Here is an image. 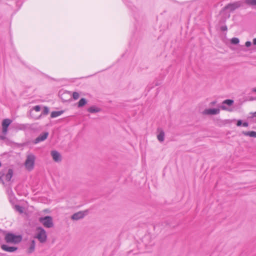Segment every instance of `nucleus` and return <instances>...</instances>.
Listing matches in <instances>:
<instances>
[{
	"mask_svg": "<svg viewBox=\"0 0 256 256\" xmlns=\"http://www.w3.org/2000/svg\"><path fill=\"white\" fill-rule=\"evenodd\" d=\"M14 176V170L12 168H8V172L6 174V180L8 182H10Z\"/></svg>",
	"mask_w": 256,
	"mask_h": 256,
	"instance_id": "13",
	"label": "nucleus"
},
{
	"mask_svg": "<svg viewBox=\"0 0 256 256\" xmlns=\"http://www.w3.org/2000/svg\"><path fill=\"white\" fill-rule=\"evenodd\" d=\"M102 110V109L95 106H92L87 109V111L90 113L94 114L100 112Z\"/></svg>",
	"mask_w": 256,
	"mask_h": 256,
	"instance_id": "12",
	"label": "nucleus"
},
{
	"mask_svg": "<svg viewBox=\"0 0 256 256\" xmlns=\"http://www.w3.org/2000/svg\"><path fill=\"white\" fill-rule=\"evenodd\" d=\"M8 132V128L2 127V134H0V140H5L6 139V136H5Z\"/></svg>",
	"mask_w": 256,
	"mask_h": 256,
	"instance_id": "18",
	"label": "nucleus"
},
{
	"mask_svg": "<svg viewBox=\"0 0 256 256\" xmlns=\"http://www.w3.org/2000/svg\"><path fill=\"white\" fill-rule=\"evenodd\" d=\"M230 14H228V18H230Z\"/></svg>",
	"mask_w": 256,
	"mask_h": 256,
	"instance_id": "42",
	"label": "nucleus"
},
{
	"mask_svg": "<svg viewBox=\"0 0 256 256\" xmlns=\"http://www.w3.org/2000/svg\"><path fill=\"white\" fill-rule=\"evenodd\" d=\"M2 166V163L1 162H0V168Z\"/></svg>",
	"mask_w": 256,
	"mask_h": 256,
	"instance_id": "41",
	"label": "nucleus"
},
{
	"mask_svg": "<svg viewBox=\"0 0 256 256\" xmlns=\"http://www.w3.org/2000/svg\"><path fill=\"white\" fill-rule=\"evenodd\" d=\"M61 98H62V100L63 102H67L68 101L67 100H64L62 98V96H61Z\"/></svg>",
	"mask_w": 256,
	"mask_h": 256,
	"instance_id": "40",
	"label": "nucleus"
},
{
	"mask_svg": "<svg viewBox=\"0 0 256 256\" xmlns=\"http://www.w3.org/2000/svg\"><path fill=\"white\" fill-rule=\"evenodd\" d=\"M244 3L249 6H256V0H245Z\"/></svg>",
	"mask_w": 256,
	"mask_h": 256,
	"instance_id": "23",
	"label": "nucleus"
},
{
	"mask_svg": "<svg viewBox=\"0 0 256 256\" xmlns=\"http://www.w3.org/2000/svg\"><path fill=\"white\" fill-rule=\"evenodd\" d=\"M36 234L34 238L38 240L42 244L46 242L48 236L46 230L42 226H38L36 228Z\"/></svg>",
	"mask_w": 256,
	"mask_h": 256,
	"instance_id": "2",
	"label": "nucleus"
},
{
	"mask_svg": "<svg viewBox=\"0 0 256 256\" xmlns=\"http://www.w3.org/2000/svg\"><path fill=\"white\" fill-rule=\"evenodd\" d=\"M64 112V110H62L60 111H53L51 112L50 114V118H54L57 116H60Z\"/></svg>",
	"mask_w": 256,
	"mask_h": 256,
	"instance_id": "20",
	"label": "nucleus"
},
{
	"mask_svg": "<svg viewBox=\"0 0 256 256\" xmlns=\"http://www.w3.org/2000/svg\"><path fill=\"white\" fill-rule=\"evenodd\" d=\"M157 138H158V140L160 142H163L164 141V132L162 129H160L159 134L157 136Z\"/></svg>",
	"mask_w": 256,
	"mask_h": 256,
	"instance_id": "19",
	"label": "nucleus"
},
{
	"mask_svg": "<svg viewBox=\"0 0 256 256\" xmlns=\"http://www.w3.org/2000/svg\"><path fill=\"white\" fill-rule=\"evenodd\" d=\"M220 112V109L218 108H210L204 110L203 114H204L214 115L219 114Z\"/></svg>",
	"mask_w": 256,
	"mask_h": 256,
	"instance_id": "10",
	"label": "nucleus"
},
{
	"mask_svg": "<svg viewBox=\"0 0 256 256\" xmlns=\"http://www.w3.org/2000/svg\"><path fill=\"white\" fill-rule=\"evenodd\" d=\"M49 112H50L49 108L48 106H45L44 108V110H43L42 112V114L38 116L36 118H34L36 120L40 119L41 118V117L42 115H47L48 114Z\"/></svg>",
	"mask_w": 256,
	"mask_h": 256,
	"instance_id": "17",
	"label": "nucleus"
},
{
	"mask_svg": "<svg viewBox=\"0 0 256 256\" xmlns=\"http://www.w3.org/2000/svg\"><path fill=\"white\" fill-rule=\"evenodd\" d=\"M30 116L32 117V118H34L32 116V110H30Z\"/></svg>",
	"mask_w": 256,
	"mask_h": 256,
	"instance_id": "38",
	"label": "nucleus"
},
{
	"mask_svg": "<svg viewBox=\"0 0 256 256\" xmlns=\"http://www.w3.org/2000/svg\"><path fill=\"white\" fill-rule=\"evenodd\" d=\"M234 104V100L231 99H226L223 101L222 104L220 106V108L224 110L232 111V110L226 107L224 104H226L228 106H232Z\"/></svg>",
	"mask_w": 256,
	"mask_h": 256,
	"instance_id": "6",
	"label": "nucleus"
},
{
	"mask_svg": "<svg viewBox=\"0 0 256 256\" xmlns=\"http://www.w3.org/2000/svg\"><path fill=\"white\" fill-rule=\"evenodd\" d=\"M228 30V28H227V26L226 25L222 26L220 27V30L222 31H226V30Z\"/></svg>",
	"mask_w": 256,
	"mask_h": 256,
	"instance_id": "30",
	"label": "nucleus"
},
{
	"mask_svg": "<svg viewBox=\"0 0 256 256\" xmlns=\"http://www.w3.org/2000/svg\"><path fill=\"white\" fill-rule=\"evenodd\" d=\"M36 156L34 154H31L27 156L24 162V166L28 171L32 170L34 166Z\"/></svg>",
	"mask_w": 256,
	"mask_h": 256,
	"instance_id": "5",
	"label": "nucleus"
},
{
	"mask_svg": "<svg viewBox=\"0 0 256 256\" xmlns=\"http://www.w3.org/2000/svg\"><path fill=\"white\" fill-rule=\"evenodd\" d=\"M1 248L3 250L9 252H13L18 250V247L17 246H9L6 244L1 245Z\"/></svg>",
	"mask_w": 256,
	"mask_h": 256,
	"instance_id": "9",
	"label": "nucleus"
},
{
	"mask_svg": "<svg viewBox=\"0 0 256 256\" xmlns=\"http://www.w3.org/2000/svg\"><path fill=\"white\" fill-rule=\"evenodd\" d=\"M252 92H256V88H253L252 89Z\"/></svg>",
	"mask_w": 256,
	"mask_h": 256,
	"instance_id": "37",
	"label": "nucleus"
},
{
	"mask_svg": "<svg viewBox=\"0 0 256 256\" xmlns=\"http://www.w3.org/2000/svg\"><path fill=\"white\" fill-rule=\"evenodd\" d=\"M252 46V42L250 41H246L245 43V46L247 48H249Z\"/></svg>",
	"mask_w": 256,
	"mask_h": 256,
	"instance_id": "29",
	"label": "nucleus"
},
{
	"mask_svg": "<svg viewBox=\"0 0 256 256\" xmlns=\"http://www.w3.org/2000/svg\"><path fill=\"white\" fill-rule=\"evenodd\" d=\"M14 209L16 210L20 214H22L24 212V207L18 204H16L14 206Z\"/></svg>",
	"mask_w": 256,
	"mask_h": 256,
	"instance_id": "22",
	"label": "nucleus"
},
{
	"mask_svg": "<svg viewBox=\"0 0 256 256\" xmlns=\"http://www.w3.org/2000/svg\"><path fill=\"white\" fill-rule=\"evenodd\" d=\"M41 110V107L40 105H36L32 108V110H34L36 112H40Z\"/></svg>",
	"mask_w": 256,
	"mask_h": 256,
	"instance_id": "27",
	"label": "nucleus"
},
{
	"mask_svg": "<svg viewBox=\"0 0 256 256\" xmlns=\"http://www.w3.org/2000/svg\"><path fill=\"white\" fill-rule=\"evenodd\" d=\"M242 120H237V122H236V126H242Z\"/></svg>",
	"mask_w": 256,
	"mask_h": 256,
	"instance_id": "28",
	"label": "nucleus"
},
{
	"mask_svg": "<svg viewBox=\"0 0 256 256\" xmlns=\"http://www.w3.org/2000/svg\"><path fill=\"white\" fill-rule=\"evenodd\" d=\"M240 42V40L238 38H232L230 40V43L232 44L236 45L238 44Z\"/></svg>",
	"mask_w": 256,
	"mask_h": 256,
	"instance_id": "24",
	"label": "nucleus"
},
{
	"mask_svg": "<svg viewBox=\"0 0 256 256\" xmlns=\"http://www.w3.org/2000/svg\"><path fill=\"white\" fill-rule=\"evenodd\" d=\"M0 182L4 185L5 184V182L3 179L2 178V177L0 176Z\"/></svg>",
	"mask_w": 256,
	"mask_h": 256,
	"instance_id": "34",
	"label": "nucleus"
},
{
	"mask_svg": "<svg viewBox=\"0 0 256 256\" xmlns=\"http://www.w3.org/2000/svg\"><path fill=\"white\" fill-rule=\"evenodd\" d=\"M216 100H214V101H213L212 102H210V104L212 106H214V105L216 104Z\"/></svg>",
	"mask_w": 256,
	"mask_h": 256,
	"instance_id": "36",
	"label": "nucleus"
},
{
	"mask_svg": "<svg viewBox=\"0 0 256 256\" xmlns=\"http://www.w3.org/2000/svg\"><path fill=\"white\" fill-rule=\"evenodd\" d=\"M36 242L34 240H31L30 247L27 250L28 254H32L35 250Z\"/></svg>",
	"mask_w": 256,
	"mask_h": 256,
	"instance_id": "15",
	"label": "nucleus"
},
{
	"mask_svg": "<svg viewBox=\"0 0 256 256\" xmlns=\"http://www.w3.org/2000/svg\"><path fill=\"white\" fill-rule=\"evenodd\" d=\"M12 122V120L10 118L4 119L2 123V127L8 128L10 126Z\"/></svg>",
	"mask_w": 256,
	"mask_h": 256,
	"instance_id": "16",
	"label": "nucleus"
},
{
	"mask_svg": "<svg viewBox=\"0 0 256 256\" xmlns=\"http://www.w3.org/2000/svg\"><path fill=\"white\" fill-rule=\"evenodd\" d=\"M250 114H252V116L248 117V119H253L254 117H256V111L254 112H251ZM253 122H256V120H254Z\"/></svg>",
	"mask_w": 256,
	"mask_h": 256,
	"instance_id": "26",
	"label": "nucleus"
},
{
	"mask_svg": "<svg viewBox=\"0 0 256 256\" xmlns=\"http://www.w3.org/2000/svg\"><path fill=\"white\" fill-rule=\"evenodd\" d=\"M242 134L246 136H249L252 138H256V132L255 131H248L244 132L243 131Z\"/></svg>",
	"mask_w": 256,
	"mask_h": 256,
	"instance_id": "21",
	"label": "nucleus"
},
{
	"mask_svg": "<svg viewBox=\"0 0 256 256\" xmlns=\"http://www.w3.org/2000/svg\"><path fill=\"white\" fill-rule=\"evenodd\" d=\"M38 221L44 226L46 228H52L54 226L53 222V218L52 216H46L39 218Z\"/></svg>",
	"mask_w": 256,
	"mask_h": 256,
	"instance_id": "3",
	"label": "nucleus"
},
{
	"mask_svg": "<svg viewBox=\"0 0 256 256\" xmlns=\"http://www.w3.org/2000/svg\"><path fill=\"white\" fill-rule=\"evenodd\" d=\"M242 126L248 127V122H242Z\"/></svg>",
	"mask_w": 256,
	"mask_h": 256,
	"instance_id": "32",
	"label": "nucleus"
},
{
	"mask_svg": "<svg viewBox=\"0 0 256 256\" xmlns=\"http://www.w3.org/2000/svg\"><path fill=\"white\" fill-rule=\"evenodd\" d=\"M88 213V210L80 211L73 214L71 218L73 220H78L82 218Z\"/></svg>",
	"mask_w": 256,
	"mask_h": 256,
	"instance_id": "8",
	"label": "nucleus"
},
{
	"mask_svg": "<svg viewBox=\"0 0 256 256\" xmlns=\"http://www.w3.org/2000/svg\"><path fill=\"white\" fill-rule=\"evenodd\" d=\"M51 155L54 160L56 162H60L62 161V156L59 152L54 150L51 152Z\"/></svg>",
	"mask_w": 256,
	"mask_h": 256,
	"instance_id": "11",
	"label": "nucleus"
},
{
	"mask_svg": "<svg viewBox=\"0 0 256 256\" xmlns=\"http://www.w3.org/2000/svg\"><path fill=\"white\" fill-rule=\"evenodd\" d=\"M22 236L20 234L16 235L12 232H7L4 237L6 243L18 244L22 242Z\"/></svg>",
	"mask_w": 256,
	"mask_h": 256,
	"instance_id": "1",
	"label": "nucleus"
},
{
	"mask_svg": "<svg viewBox=\"0 0 256 256\" xmlns=\"http://www.w3.org/2000/svg\"><path fill=\"white\" fill-rule=\"evenodd\" d=\"M5 175V172L4 170H2L0 172V176L3 177Z\"/></svg>",
	"mask_w": 256,
	"mask_h": 256,
	"instance_id": "33",
	"label": "nucleus"
},
{
	"mask_svg": "<svg viewBox=\"0 0 256 256\" xmlns=\"http://www.w3.org/2000/svg\"><path fill=\"white\" fill-rule=\"evenodd\" d=\"M225 20H220V23L224 22H225Z\"/></svg>",
	"mask_w": 256,
	"mask_h": 256,
	"instance_id": "39",
	"label": "nucleus"
},
{
	"mask_svg": "<svg viewBox=\"0 0 256 256\" xmlns=\"http://www.w3.org/2000/svg\"><path fill=\"white\" fill-rule=\"evenodd\" d=\"M244 2L242 1H237L232 3H229L224 6L220 10V14L226 11L227 10H230V12H232L242 6Z\"/></svg>",
	"mask_w": 256,
	"mask_h": 256,
	"instance_id": "4",
	"label": "nucleus"
},
{
	"mask_svg": "<svg viewBox=\"0 0 256 256\" xmlns=\"http://www.w3.org/2000/svg\"><path fill=\"white\" fill-rule=\"evenodd\" d=\"M253 44L256 46V38L253 39Z\"/></svg>",
	"mask_w": 256,
	"mask_h": 256,
	"instance_id": "35",
	"label": "nucleus"
},
{
	"mask_svg": "<svg viewBox=\"0 0 256 256\" xmlns=\"http://www.w3.org/2000/svg\"><path fill=\"white\" fill-rule=\"evenodd\" d=\"M88 103V100L86 98H81L78 102L76 104L78 108H81L84 106Z\"/></svg>",
	"mask_w": 256,
	"mask_h": 256,
	"instance_id": "14",
	"label": "nucleus"
},
{
	"mask_svg": "<svg viewBox=\"0 0 256 256\" xmlns=\"http://www.w3.org/2000/svg\"><path fill=\"white\" fill-rule=\"evenodd\" d=\"M26 128V124H20V126L19 128L20 130H25Z\"/></svg>",
	"mask_w": 256,
	"mask_h": 256,
	"instance_id": "31",
	"label": "nucleus"
},
{
	"mask_svg": "<svg viewBox=\"0 0 256 256\" xmlns=\"http://www.w3.org/2000/svg\"><path fill=\"white\" fill-rule=\"evenodd\" d=\"M79 96H80V94L78 92H74L72 93V98L74 100L78 99Z\"/></svg>",
	"mask_w": 256,
	"mask_h": 256,
	"instance_id": "25",
	"label": "nucleus"
},
{
	"mask_svg": "<svg viewBox=\"0 0 256 256\" xmlns=\"http://www.w3.org/2000/svg\"><path fill=\"white\" fill-rule=\"evenodd\" d=\"M49 134L48 132H45L40 134L34 141L33 143L36 144L41 142L45 140L48 137Z\"/></svg>",
	"mask_w": 256,
	"mask_h": 256,
	"instance_id": "7",
	"label": "nucleus"
}]
</instances>
